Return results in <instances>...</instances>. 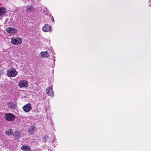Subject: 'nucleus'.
Listing matches in <instances>:
<instances>
[{
    "instance_id": "nucleus-5",
    "label": "nucleus",
    "mask_w": 151,
    "mask_h": 151,
    "mask_svg": "<svg viewBox=\"0 0 151 151\" xmlns=\"http://www.w3.org/2000/svg\"><path fill=\"white\" fill-rule=\"evenodd\" d=\"M22 109L25 112H28L32 110V106L31 104L29 103L23 106Z\"/></svg>"
},
{
    "instance_id": "nucleus-6",
    "label": "nucleus",
    "mask_w": 151,
    "mask_h": 151,
    "mask_svg": "<svg viewBox=\"0 0 151 151\" xmlns=\"http://www.w3.org/2000/svg\"><path fill=\"white\" fill-rule=\"evenodd\" d=\"M7 32L10 34H14L17 32V29L13 28L11 27H9L6 29Z\"/></svg>"
},
{
    "instance_id": "nucleus-8",
    "label": "nucleus",
    "mask_w": 151,
    "mask_h": 151,
    "mask_svg": "<svg viewBox=\"0 0 151 151\" xmlns=\"http://www.w3.org/2000/svg\"><path fill=\"white\" fill-rule=\"evenodd\" d=\"M46 93L49 95L51 96H54L52 88L50 87H49L47 88L46 89Z\"/></svg>"
},
{
    "instance_id": "nucleus-7",
    "label": "nucleus",
    "mask_w": 151,
    "mask_h": 151,
    "mask_svg": "<svg viewBox=\"0 0 151 151\" xmlns=\"http://www.w3.org/2000/svg\"><path fill=\"white\" fill-rule=\"evenodd\" d=\"M51 27L48 24H45L42 27V30L45 32H47L51 31Z\"/></svg>"
},
{
    "instance_id": "nucleus-21",
    "label": "nucleus",
    "mask_w": 151,
    "mask_h": 151,
    "mask_svg": "<svg viewBox=\"0 0 151 151\" xmlns=\"http://www.w3.org/2000/svg\"><path fill=\"white\" fill-rule=\"evenodd\" d=\"M33 151H36V150L35 149H33Z\"/></svg>"
},
{
    "instance_id": "nucleus-22",
    "label": "nucleus",
    "mask_w": 151,
    "mask_h": 151,
    "mask_svg": "<svg viewBox=\"0 0 151 151\" xmlns=\"http://www.w3.org/2000/svg\"><path fill=\"white\" fill-rule=\"evenodd\" d=\"M35 86H37V85L36 84H35Z\"/></svg>"
},
{
    "instance_id": "nucleus-23",
    "label": "nucleus",
    "mask_w": 151,
    "mask_h": 151,
    "mask_svg": "<svg viewBox=\"0 0 151 151\" xmlns=\"http://www.w3.org/2000/svg\"><path fill=\"white\" fill-rule=\"evenodd\" d=\"M50 151H52L51 150Z\"/></svg>"
},
{
    "instance_id": "nucleus-1",
    "label": "nucleus",
    "mask_w": 151,
    "mask_h": 151,
    "mask_svg": "<svg viewBox=\"0 0 151 151\" xmlns=\"http://www.w3.org/2000/svg\"><path fill=\"white\" fill-rule=\"evenodd\" d=\"M11 43L14 45L21 44L22 42V39L19 37H13L11 38Z\"/></svg>"
},
{
    "instance_id": "nucleus-11",
    "label": "nucleus",
    "mask_w": 151,
    "mask_h": 151,
    "mask_svg": "<svg viewBox=\"0 0 151 151\" xmlns=\"http://www.w3.org/2000/svg\"><path fill=\"white\" fill-rule=\"evenodd\" d=\"M6 9L3 7H0V16L5 14Z\"/></svg>"
},
{
    "instance_id": "nucleus-16",
    "label": "nucleus",
    "mask_w": 151,
    "mask_h": 151,
    "mask_svg": "<svg viewBox=\"0 0 151 151\" xmlns=\"http://www.w3.org/2000/svg\"><path fill=\"white\" fill-rule=\"evenodd\" d=\"M35 128V127L32 126L29 130V132L31 134L33 133Z\"/></svg>"
},
{
    "instance_id": "nucleus-3",
    "label": "nucleus",
    "mask_w": 151,
    "mask_h": 151,
    "mask_svg": "<svg viewBox=\"0 0 151 151\" xmlns=\"http://www.w3.org/2000/svg\"><path fill=\"white\" fill-rule=\"evenodd\" d=\"M18 86L21 88H27L28 86V83L26 80H22L19 81Z\"/></svg>"
},
{
    "instance_id": "nucleus-18",
    "label": "nucleus",
    "mask_w": 151,
    "mask_h": 151,
    "mask_svg": "<svg viewBox=\"0 0 151 151\" xmlns=\"http://www.w3.org/2000/svg\"><path fill=\"white\" fill-rule=\"evenodd\" d=\"M55 56H54L53 57V62H54V66L55 65Z\"/></svg>"
},
{
    "instance_id": "nucleus-20",
    "label": "nucleus",
    "mask_w": 151,
    "mask_h": 151,
    "mask_svg": "<svg viewBox=\"0 0 151 151\" xmlns=\"http://www.w3.org/2000/svg\"><path fill=\"white\" fill-rule=\"evenodd\" d=\"M51 19H52V22H54L55 21H54V19L53 17H52V18H51Z\"/></svg>"
},
{
    "instance_id": "nucleus-4",
    "label": "nucleus",
    "mask_w": 151,
    "mask_h": 151,
    "mask_svg": "<svg viewBox=\"0 0 151 151\" xmlns=\"http://www.w3.org/2000/svg\"><path fill=\"white\" fill-rule=\"evenodd\" d=\"M18 73L15 68L9 69L7 72V75L9 77H14L17 75Z\"/></svg>"
},
{
    "instance_id": "nucleus-2",
    "label": "nucleus",
    "mask_w": 151,
    "mask_h": 151,
    "mask_svg": "<svg viewBox=\"0 0 151 151\" xmlns=\"http://www.w3.org/2000/svg\"><path fill=\"white\" fill-rule=\"evenodd\" d=\"M4 118V119L7 121H12L15 119V116L12 113H7L5 114Z\"/></svg>"
},
{
    "instance_id": "nucleus-14",
    "label": "nucleus",
    "mask_w": 151,
    "mask_h": 151,
    "mask_svg": "<svg viewBox=\"0 0 151 151\" xmlns=\"http://www.w3.org/2000/svg\"><path fill=\"white\" fill-rule=\"evenodd\" d=\"M26 9L27 11H33L34 10V9L32 6H29L26 7Z\"/></svg>"
},
{
    "instance_id": "nucleus-10",
    "label": "nucleus",
    "mask_w": 151,
    "mask_h": 151,
    "mask_svg": "<svg viewBox=\"0 0 151 151\" xmlns=\"http://www.w3.org/2000/svg\"><path fill=\"white\" fill-rule=\"evenodd\" d=\"M41 56L42 58H46L49 56L48 53L47 51L42 52H40Z\"/></svg>"
},
{
    "instance_id": "nucleus-19",
    "label": "nucleus",
    "mask_w": 151,
    "mask_h": 151,
    "mask_svg": "<svg viewBox=\"0 0 151 151\" xmlns=\"http://www.w3.org/2000/svg\"><path fill=\"white\" fill-rule=\"evenodd\" d=\"M149 4L150 6H151V0H150L149 2Z\"/></svg>"
},
{
    "instance_id": "nucleus-13",
    "label": "nucleus",
    "mask_w": 151,
    "mask_h": 151,
    "mask_svg": "<svg viewBox=\"0 0 151 151\" xmlns=\"http://www.w3.org/2000/svg\"><path fill=\"white\" fill-rule=\"evenodd\" d=\"M7 105L9 107L10 109H16V106L13 103L9 102L8 104Z\"/></svg>"
},
{
    "instance_id": "nucleus-9",
    "label": "nucleus",
    "mask_w": 151,
    "mask_h": 151,
    "mask_svg": "<svg viewBox=\"0 0 151 151\" xmlns=\"http://www.w3.org/2000/svg\"><path fill=\"white\" fill-rule=\"evenodd\" d=\"M21 149L24 151H31L32 150L30 147L28 145H24L22 146Z\"/></svg>"
},
{
    "instance_id": "nucleus-17",
    "label": "nucleus",
    "mask_w": 151,
    "mask_h": 151,
    "mask_svg": "<svg viewBox=\"0 0 151 151\" xmlns=\"http://www.w3.org/2000/svg\"><path fill=\"white\" fill-rule=\"evenodd\" d=\"M33 89L35 91H39V88L37 87L36 88L35 86L33 87Z\"/></svg>"
},
{
    "instance_id": "nucleus-15",
    "label": "nucleus",
    "mask_w": 151,
    "mask_h": 151,
    "mask_svg": "<svg viewBox=\"0 0 151 151\" xmlns=\"http://www.w3.org/2000/svg\"><path fill=\"white\" fill-rule=\"evenodd\" d=\"M14 135L15 137L17 138L20 137V133L18 131H16L14 133Z\"/></svg>"
},
{
    "instance_id": "nucleus-12",
    "label": "nucleus",
    "mask_w": 151,
    "mask_h": 151,
    "mask_svg": "<svg viewBox=\"0 0 151 151\" xmlns=\"http://www.w3.org/2000/svg\"><path fill=\"white\" fill-rule=\"evenodd\" d=\"M5 133L6 135L10 136L13 134V131L12 129H9L8 130H6L5 132Z\"/></svg>"
}]
</instances>
